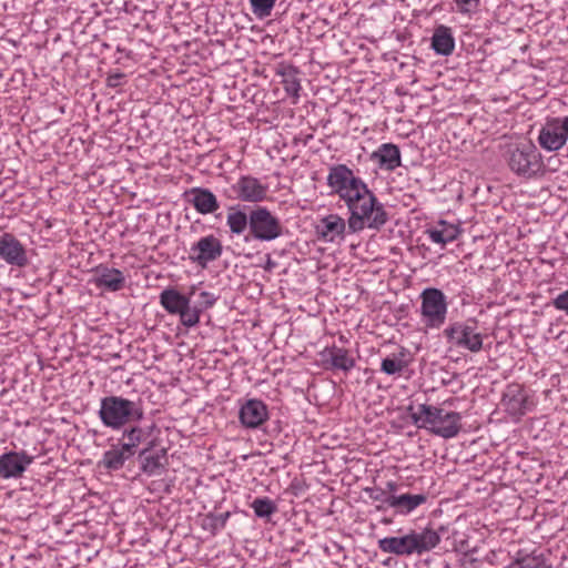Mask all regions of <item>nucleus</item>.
I'll return each mask as SVG.
<instances>
[{"instance_id": "c03bdc74", "label": "nucleus", "mask_w": 568, "mask_h": 568, "mask_svg": "<svg viewBox=\"0 0 568 568\" xmlns=\"http://www.w3.org/2000/svg\"><path fill=\"white\" fill-rule=\"evenodd\" d=\"M194 292H195V287L193 286V287L191 288L190 295L194 294Z\"/></svg>"}, {"instance_id": "9b49d317", "label": "nucleus", "mask_w": 568, "mask_h": 568, "mask_svg": "<svg viewBox=\"0 0 568 568\" xmlns=\"http://www.w3.org/2000/svg\"><path fill=\"white\" fill-rule=\"evenodd\" d=\"M230 197L241 202L258 203L267 197L268 185L252 175H242L231 185Z\"/></svg>"}, {"instance_id": "e433bc0d", "label": "nucleus", "mask_w": 568, "mask_h": 568, "mask_svg": "<svg viewBox=\"0 0 568 568\" xmlns=\"http://www.w3.org/2000/svg\"><path fill=\"white\" fill-rule=\"evenodd\" d=\"M365 491L368 494L369 498L374 501H379L390 507V500L394 497V494H388L385 489L379 487L366 488Z\"/></svg>"}, {"instance_id": "7c9ffc66", "label": "nucleus", "mask_w": 568, "mask_h": 568, "mask_svg": "<svg viewBox=\"0 0 568 568\" xmlns=\"http://www.w3.org/2000/svg\"><path fill=\"white\" fill-rule=\"evenodd\" d=\"M216 301L217 296H215L211 292L203 291L199 294V301H196L193 306L191 305L192 314H195V321L193 320L194 326H196L200 323L201 314L204 311L213 307Z\"/></svg>"}, {"instance_id": "1a4fd4ad", "label": "nucleus", "mask_w": 568, "mask_h": 568, "mask_svg": "<svg viewBox=\"0 0 568 568\" xmlns=\"http://www.w3.org/2000/svg\"><path fill=\"white\" fill-rule=\"evenodd\" d=\"M160 304L169 314L179 315L183 326L194 327L195 314H192L190 296L175 288H165L160 294Z\"/></svg>"}, {"instance_id": "bb28decb", "label": "nucleus", "mask_w": 568, "mask_h": 568, "mask_svg": "<svg viewBox=\"0 0 568 568\" xmlns=\"http://www.w3.org/2000/svg\"><path fill=\"white\" fill-rule=\"evenodd\" d=\"M132 456V453L124 450L122 445L113 446L111 449L104 452L100 465L111 471L119 470Z\"/></svg>"}, {"instance_id": "a18cd8bd", "label": "nucleus", "mask_w": 568, "mask_h": 568, "mask_svg": "<svg viewBox=\"0 0 568 568\" xmlns=\"http://www.w3.org/2000/svg\"><path fill=\"white\" fill-rule=\"evenodd\" d=\"M376 509H377V510H383V509H384V507H383L382 505H379V506H377V507H376Z\"/></svg>"}, {"instance_id": "ea45409f", "label": "nucleus", "mask_w": 568, "mask_h": 568, "mask_svg": "<svg viewBox=\"0 0 568 568\" xmlns=\"http://www.w3.org/2000/svg\"><path fill=\"white\" fill-rule=\"evenodd\" d=\"M123 78H124V74L121 72L110 74L106 79V85L110 88H116L121 84V80Z\"/></svg>"}, {"instance_id": "393cba45", "label": "nucleus", "mask_w": 568, "mask_h": 568, "mask_svg": "<svg viewBox=\"0 0 568 568\" xmlns=\"http://www.w3.org/2000/svg\"><path fill=\"white\" fill-rule=\"evenodd\" d=\"M433 50L440 55H449L455 48V40L450 29L445 26H439L432 38Z\"/></svg>"}, {"instance_id": "9d476101", "label": "nucleus", "mask_w": 568, "mask_h": 568, "mask_svg": "<svg viewBox=\"0 0 568 568\" xmlns=\"http://www.w3.org/2000/svg\"><path fill=\"white\" fill-rule=\"evenodd\" d=\"M444 334L448 343L471 353H478L483 348V335L468 323L456 322L448 326Z\"/></svg>"}, {"instance_id": "cd10ccee", "label": "nucleus", "mask_w": 568, "mask_h": 568, "mask_svg": "<svg viewBox=\"0 0 568 568\" xmlns=\"http://www.w3.org/2000/svg\"><path fill=\"white\" fill-rule=\"evenodd\" d=\"M226 224L231 233L236 235L243 234L246 229L251 231V212L247 215L239 206H232L226 216Z\"/></svg>"}, {"instance_id": "c9c22d12", "label": "nucleus", "mask_w": 568, "mask_h": 568, "mask_svg": "<svg viewBox=\"0 0 568 568\" xmlns=\"http://www.w3.org/2000/svg\"><path fill=\"white\" fill-rule=\"evenodd\" d=\"M407 366V362L400 357H385L381 364V371L387 375L400 374Z\"/></svg>"}, {"instance_id": "4be33fe9", "label": "nucleus", "mask_w": 568, "mask_h": 568, "mask_svg": "<svg viewBox=\"0 0 568 568\" xmlns=\"http://www.w3.org/2000/svg\"><path fill=\"white\" fill-rule=\"evenodd\" d=\"M345 221L336 214H329L321 220L317 233L326 242H333L345 232Z\"/></svg>"}, {"instance_id": "c85d7f7f", "label": "nucleus", "mask_w": 568, "mask_h": 568, "mask_svg": "<svg viewBox=\"0 0 568 568\" xmlns=\"http://www.w3.org/2000/svg\"><path fill=\"white\" fill-rule=\"evenodd\" d=\"M297 69L293 65L282 67L276 71V74L282 77V84L285 92L294 98L300 97L301 83L297 79Z\"/></svg>"}, {"instance_id": "c756f323", "label": "nucleus", "mask_w": 568, "mask_h": 568, "mask_svg": "<svg viewBox=\"0 0 568 568\" xmlns=\"http://www.w3.org/2000/svg\"><path fill=\"white\" fill-rule=\"evenodd\" d=\"M123 437L128 439V442L121 444L123 449L132 453L134 456L138 446L143 442L146 437V433L143 428L139 426H132L130 428L124 429Z\"/></svg>"}, {"instance_id": "f704fd0d", "label": "nucleus", "mask_w": 568, "mask_h": 568, "mask_svg": "<svg viewBox=\"0 0 568 568\" xmlns=\"http://www.w3.org/2000/svg\"><path fill=\"white\" fill-rule=\"evenodd\" d=\"M276 0H250L251 10L258 19H265L271 16Z\"/></svg>"}, {"instance_id": "4c0bfd02", "label": "nucleus", "mask_w": 568, "mask_h": 568, "mask_svg": "<svg viewBox=\"0 0 568 568\" xmlns=\"http://www.w3.org/2000/svg\"><path fill=\"white\" fill-rule=\"evenodd\" d=\"M462 13H469L477 9L479 0H454Z\"/></svg>"}, {"instance_id": "ddd939ff", "label": "nucleus", "mask_w": 568, "mask_h": 568, "mask_svg": "<svg viewBox=\"0 0 568 568\" xmlns=\"http://www.w3.org/2000/svg\"><path fill=\"white\" fill-rule=\"evenodd\" d=\"M0 257L7 264L17 267H24L29 263L24 246L11 233H3L0 236Z\"/></svg>"}, {"instance_id": "58836bf2", "label": "nucleus", "mask_w": 568, "mask_h": 568, "mask_svg": "<svg viewBox=\"0 0 568 568\" xmlns=\"http://www.w3.org/2000/svg\"><path fill=\"white\" fill-rule=\"evenodd\" d=\"M552 305L556 310L565 312L568 315V290L558 294L552 301Z\"/></svg>"}, {"instance_id": "6e6552de", "label": "nucleus", "mask_w": 568, "mask_h": 568, "mask_svg": "<svg viewBox=\"0 0 568 568\" xmlns=\"http://www.w3.org/2000/svg\"><path fill=\"white\" fill-rule=\"evenodd\" d=\"M420 313L426 326L439 328L446 321L447 301L445 294L434 287L425 288L420 294Z\"/></svg>"}, {"instance_id": "b1692460", "label": "nucleus", "mask_w": 568, "mask_h": 568, "mask_svg": "<svg viewBox=\"0 0 568 568\" xmlns=\"http://www.w3.org/2000/svg\"><path fill=\"white\" fill-rule=\"evenodd\" d=\"M427 500V496L425 494H402L395 495L390 500V508L395 509V513L398 515H408L414 511L417 507L425 504Z\"/></svg>"}, {"instance_id": "f8f14e48", "label": "nucleus", "mask_w": 568, "mask_h": 568, "mask_svg": "<svg viewBox=\"0 0 568 568\" xmlns=\"http://www.w3.org/2000/svg\"><path fill=\"white\" fill-rule=\"evenodd\" d=\"M222 252L221 241L211 234L201 237L190 247L189 258L192 263L205 268L209 263L217 260Z\"/></svg>"}, {"instance_id": "72a5a7b5", "label": "nucleus", "mask_w": 568, "mask_h": 568, "mask_svg": "<svg viewBox=\"0 0 568 568\" xmlns=\"http://www.w3.org/2000/svg\"><path fill=\"white\" fill-rule=\"evenodd\" d=\"M251 507L260 518H270L277 510L276 505L268 497L255 498Z\"/></svg>"}, {"instance_id": "2eb2a0df", "label": "nucleus", "mask_w": 568, "mask_h": 568, "mask_svg": "<svg viewBox=\"0 0 568 568\" xmlns=\"http://www.w3.org/2000/svg\"><path fill=\"white\" fill-rule=\"evenodd\" d=\"M567 138L560 119H551L541 128L538 135L539 145L546 151H558L566 144Z\"/></svg>"}, {"instance_id": "5701e85b", "label": "nucleus", "mask_w": 568, "mask_h": 568, "mask_svg": "<svg viewBox=\"0 0 568 568\" xmlns=\"http://www.w3.org/2000/svg\"><path fill=\"white\" fill-rule=\"evenodd\" d=\"M323 358L333 369L348 372L355 366V359L349 356L348 351L343 347L333 346L326 348L323 353Z\"/></svg>"}, {"instance_id": "6ab92c4d", "label": "nucleus", "mask_w": 568, "mask_h": 568, "mask_svg": "<svg viewBox=\"0 0 568 568\" xmlns=\"http://www.w3.org/2000/svg\"><path fill=\"white\" fill-rule=\"evenodd\" d=\"M189 194L190 202L200 214H211L219 210L220 204L212 191L204 187H193Z\"/></svg>"}, {"instance_id": "37998d69", "label": "nucleus", "mask_w": 568, "mask_h": 568, "mask_svg": "<svg viewBox=\"0 0 568 568\" xmlns=\"http://www.w3.org/2000/svg\"><path fill=\"white\" fill-rule=\"evenodd\" d=\"M560 124L562 125V130L565 132L566 138L568 136V115L560 119Z\"/></svg>"}, {"instance_id": "49530a36", "label": "nucleus", "mask_w": 568, "mask_h": 568, "mask_svg": "<svg viewBox=\"0 0 568 568\" xmlns=\"http://www.w3.org/2000/svg\"><path fill=\"white\" fill-rule=\"evenodd\" d=\"M383 523H384V524H389V523H390V520H389V519H384V520H383Z\"/></svg>"}, {"instance_id": "79ce46f5", "label": "nucleus", "mask_w": 568, "mask_h": 568, "mask_svg": "<svg viewBox=\"0 0 568 568\" xmlns=\"http://www.w3.org/2000/svg\"><path fill=\"white\" fill-rule=\"evenodd\" d=\"M397 488H398L397 483H395V481H387V483H386V488H385V490H386L388 494H393V493H395V491L397 490Z\"/></svg>"}, {"instance_id": "473e14b6", "label": "nucleus", "mask_w": 568, "mask_h": 568, "mask_svg": "<svg viewBox=\"0 0 568 568\" xmlns=\"http://www.w3.org/2000/svg\"><path fill=\"white\" fill-rule=\"evenodd\" d=\"M544 557L542 555H537L536 552L524 554L519 550L515 557V560L510 565L513 568H540V564H542Z\"/></svg>"}, {"instance_id": "f03ea898", "label": "nucleus", "mask_w": 568, "mask_h": 568, "mask_svg": "<svg viewBox=\"0 0 568 568\" xmlns=\"http://www.w3.org/2000/svg\"><path fill=\"white\" fill-rule=\"evenodd\" d=\"M351 215L347 221L348 230L357 233L364 229L379 231L388 221V214L375 194L367 187V193L359 194L358 200L349 203Z\"/></svg>"}, {"instance_id": "423d86ee", "label": "nucleus", "mask_w": 568, "mask_h": 568, "mask_svg": "<svg viewBox=\"0 0 568 568\" xmlns=\"http://www.w3.org/2000/svg\"><path fill=\"white\" fill-rule=\"evenodd\" d=\"M326 181L332 193L337 194L347 206L358 200L361 193H367V184L345 164L331 166Z\"/></svg>"}, {"instance_id": "4468645a", "label": "nucleus", "mask_w": 568, "mask_h": 568, "mask_svg": "<svg viewBox=\"0 0 568 568\" xmlns=\"http://www.w3.org/2000/svg\"><path fill=\"white\" fill-rule=\"evenodd\" d=\"M33 462L26 453L9 452L0 456V477L3 479L21 477Z\"/></svg>"}, {"instance_id": "a19ab883", "label": "nucleus", "mask_w": 568, "mask_h": 568, "mask_svg": "<svg viewBox=\"0 0 568 568\" xmlns=\"http://www.w3.org/2000/svg\"><path fill=\"white\" fill-rule=\"evenodd\" d=\"M276 266V262L271 258L270 255H267V260L264 265V270L267 272H271Z\"/></svg>"}, {"instance_id": "7ed1b4c3", "label": "nucleus", "mask_w": 568, "mask_h": 568, "mask_svg": "<svg viewBox=\"0 0 568 568\" xmlns=\"http://www.w3.org/2000/svg\"><path fill=\"white\" fill-rule=\"evenodd\" d=\"M440 542V536L433 529L410 530L398 537H385L378 540V548L385 554L396 556L423 555Z\"/></svg>"}, {"instance_id": "2f4dec72", "label": "nucleus", "mask_w": 568, "mask_h": 568, "mask_svg": "<svg viewBox=\"0 0 568 568\" xmlns=\"http://www.w3.org/2000/svg\"><path fill=\"white\" fill-rule=\"evenodd\" d=\"M230 516V511L221 514L210 513L205 516L202 527L203 529L209 530L212 535H216L220 530H222L225 527Z\"/></svg>"}, {"instance_id": "f257e3e1", "label": "nucleus", "mask_w": 568, "mask_h": 568, "mask_svg": "<svg viewBox=\"0 0 568 568\" xmlns=\"http://www.w3.org/2000/svg\"><path fill=\"white\" fill-rule=\"evenodd\" d=\"M410 417L418 428L445 439L456 437L462 429V414L440 406L420 404Z\"/></svg>"}, {"instance_id": "39448f33", "label": "nucleus", "mask_w": 568, "mask_h": 568, "mask_svg": "<svg viewBox=\"0 0 568 568\" xmlns=\"http://www.w3.org/2000/svg\"><path fill=\"white\" fill-rule=\"evenodd\" d=\"M503 158L509 170L518 176L532 178L544 172L542 156L531 142L506 144Z\"/></svg>"}, {"instance_id": "a878e982", "label": "nucleus", "mask_w": 568, "mask_h": 568, "mask_svg": "<svg viewBox=\"0 0 568 568\" xmlns=\"http://www.w3.org/2000/svg\"><path fill=\"white\" fill-rule=\"evenodd\" d=\"M501 402L506 410L511 415H523L525 413L526 395L517 385L507 388Z\"/></svg>"}, {"instance_id": "f3484780", "label": "nucleus", "mask_w": 568, "mask_h": 568, "mask_svg": "<svg viewBox=\"0 0 568 568\" xmlns=\"http://www.w3.org/2000/svg\"><path fill=\"white\" fill-rule=\"evenodd\" d=\"M460 233L462 231L458 225L448 223L445 220L438 221L435 225L425 231L428 239L433 243L439 244L442 247L456 241Z\"/></svg>"}, {"instance_id": "0eeeda50", "label": "nucleus", "mask_w": 568, "mask_h": 568, "mask_svg": "<svg viewBox=\"0 0 568 568\" xmlns=\"http://www.w3.org/2000/svg\"><path fill=\"white\" fill-rule=\"evenodd\" d=\"M253 239L271 242L283 235V225L267 207L256 206L251 210V231Z\"/></svg>"}, {"instance_id": "20e7f679", "label": "nucleus", "mask_w": 568, "mask_h": 568, "mask_svg": "<svg viewBox=\"0 0 568 568\" xmlns=\"http://www.w3.org/2000/svg\"><path fill=\"white\" fill-rule=\"evenodd\" d=\"M99 417L105 427L120 429L129 423L142 420L144 409L139 400L122 396H106L101 399Z\"/></svg>"}, {"instance_id": "a211bd4d", "label": "nucleus", "mask_w": 568, "mask_h": 568, "mask_svg": "<svg viewBox=\"0 0 568 568\" xmlns=\"http://www.w3.org/2000/svg\"><path fill=\"white\" fill-rule=\"evenodd\" d=\"M97 276L93 283L97 287H103L111 292H118L124 287L125 277L122 271L100 265L95 270Z\"/></svg>"}, {"instance_id": "aec40b11", "label": "nucleus", "mask_w": 568, "mask_h": 568, "mask_svg": "<svg viewBox=\"0 0 568 568\" xmlns=\"http://www.w3.org/2000/svg\"><path fill=\"white\" fill-rule=\"evenodd\" d=\"M372 159L378 163L381 169L394 171L400 165V151L393 143H384L373 152Z\"/></svg>"}, {"instance_id": "dca6fc26", "label": "nucleus", "mask_w": 568, "mask_h": 568, "mask_svg": "<svg viewBox=\"0 0 568 568\" xmlns=\"http://www.w3.org/2000/svg\"><path fill=\"white\" fill-rule=\"evenodd\" d=\"M241 424L246 428H257L268 418L267 406L260 399H248L239 413Z\"/></svg>"}, {"instance_id": "412c9836", "label": "nucleus", "mask_w": 568, "mask_h": 568, "mask_svg": "<svg viewBox=\"0 0 568 568\" xmlns=\"http://www.w3.org/2000/svg\"><path fill=\"white\" fill-rule=\"evenodd\" d=\"M150 447L140 453L141 469L149 476L158 475L164 470L168 465V454L165 448H161L154 454L148 455Z\"/></svg>"}]
</instances>
